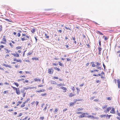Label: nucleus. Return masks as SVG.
<instances>
[{"mask_svg": "<svg viewBox=\"0 0 120 120\" xmlns=\"http://www.w3.org/2000/svg\"><path fill=\"white\" fill-rule=\"evenodd\" d=\"M81 115L79 116V118H81L83 117H86V115H88V114L87 113L82 112V113Z\"/></svg>", "mask_w": 120, "mask_h": 120, "instance_id": "nucleus-1", "label": "nucleus"}, {"mask_svg": "<svg viewBox=\"0 0 120 120\" xmlns=\"http://www.w3.org/2000/svg\"><path fill=\"white\" fill-rule=\"evenodd\" d=\"M48 73L50 74H52L53 73V70L52 68H50L48 69Z\"/></svg>", "mask_w": 120, "mask_h": 120, "instance_id": "nucleus-2", "label": "nucleus"}, {"mask_svg": "<svg viewBox=\"0 0 120 120\" xmlns=\"http://www.w3.org/2000/svg\"><path fill=\"white\" fill-rule=\"evenodd\" d=\"M117 83L118 85V87L119 88H120V80L118 79L117 80Z\"/></svg>", "mask_w": 120, "mask_h": 120, "instance_id": "nucleus-3", "label": "nucleus"}, {"mask_svg": "<svg viewBox=\"0 0 120 120\" xmlns=\"http://www.w3.org/2000/svg\"><path fill=\"white\" fill-rule=\"evenodd\" d=\"M15 90L16 93L18 95H19L20 94V92L19 88H17V90Z\"/></svg>", "mask_w": 120, "mask_h": 120, "instance_id": "nucleus-4", "label": "nucleus"}, {"mask_svg": "<svg viewBox=\"0 0 120 120\" xmlns=\"http://www.w3.org/2000/svg\"><path fill=\"white\" fill-rule=\"evenodd\" d=\"M115 111L114 110V108H112V110L111 111L110 113H115Z\"/></svg>", "mask_w": 120, "mask_h": 120, "instance_id": "nucleus-5", "label": "nucleus"}, {"mask_svg": "<svg viewBox=\"0 0 120 120\" xmlns=\"http://www.w3.org/2000/svg\"><path fill=\"white\" fill-rule=\"evenodd\" d=\"M11 54L13 55L14 56H16V57H18L19 56V55L18 54H15L12 53H11Z\"/></svg>", "mask_w": 120, "mask_h": 120, "instance_id": "nucleus-6", "label": "nucleus"}, {"mask_svg": "<svg viewBox=\"0 0 120 120\" xmlns=\"http://www.w3.org/2000/svg\"><path fill=\"white\" fill-rule=\"evenodd\" d=\"M51 84H55V85L57 84L56 82L54 81H51Z\"/></svg>", "mask_w": 120, "mask_h": 120, "instance_id": "nucleus-7", "label": "nucleus"}, {"mask_svg": "<svg viewBox=\"0 0 120 120\" xmlns=\"http://www.w3.org/2000/svg\"><path fill=\"white\" fill-rule=\"evenodd\" d=\"M75 95V94H72V93H70V95H69V96L70 97H71L73 96H74Z\"/></svg>", "mask_w": 120, "mask_h": 120, "instance_id": "nucleus-8", "label": "nucleus"}, {"mask_svg": "<svg viewBox=\"0 0 120 120\" xmlns=\"http://www.w3.org/2000/svg\"><path fill=\"white\" fill-rule=\"evenodd\" d=\"M60 89H61L63 90H67L66 88L63 87H60Z\"/></svg>", "mask_w": 120, "mask_h": 120, "instance_id": "nucleus-9", "label": "nucleus"}, {"mask_svg": "<svg viewBox=\"0 0 120 120\" xmlns=\"http://www.w3.org/2000/svg\"><path fill=\"white\" fill-rule=\"evenodd\" d=\"M35 29L33 28L31 30V32L32 33H34L35 32Z\"/></svg>", "mask_w": 120, "mask_h": 120, "instance_id": "nucleus-10", "label": "nucleus"}, {"mask_svg": "<svg viewBox=\"0 0 120 120\" xmlns=\"http://www.w3.org/2000/svg\"><path fill=\"white\" fill-rule=\"evenodd\" d=\"M58 64L59 65H60V66H64V65L60 63V62H59Z\"/></svg>", "mask_w": 120, "mask_h": 120, "instance_id": "nucleus-11", "label": "nucleus"}, {"mask_svg": "<svg viewBox=\"0 0 120 120\" xmlns=\"http://www.w3.org/2000/svg\"><path fill=\"white\" fill-rule=\"evenodd\" d=\"M32 59L33 60H38V59L37 58L33 57L32 58Z\"/></svg>", "mask_w": 120, "mask_h": 120, "instance_id": "nucleus-12", "label": "nucleus"}, {"mask_svg": "<svg viewBox=\"0 0 120 120\" xmlns=\"http://www.w3.org/2000/svg\"><path fill=\"white\" fill-rule=\"evenodd\" d=\"M83 109L82 108H78L77 109V111H82L83 110Z\"/></svg>", "mask_w": 120, "mask_h": 120, "instance_id": "nucleus-13", "label": "nucleus"}, {"mask_svg": "<svg viewBox=\"0 0 120 120\" xmlns=\"http://www.w3.org/2000/svg\"><path fill=\"white\" fill-rule=\"evenodd\" d=\"M54 69H55L57 70L58 71H60V69L56 67H55L54 68Z\"/></svg>", "mask_w": 120, "mask_h": 120, "instance_id": "nucleus-14", "label": "nucleus"}, {"mask_svg": "<svg viewBox=\"0 0 120 120\" xmlns=\"http://www.w3.org/2000/svg\"><path fill=\"white\" fill-rule=\"evenodd\" d=\"M34 80L35 81H40L41 80L40 79H38L35 78L34 79Z\"/></svg>", "mask_w": 120, "mask_h": 120, "instance_id": "nucleus-15", "label": "nucleus"}, {"mask_svg": "<svg viewBox=\"0 0 120 120\" xmlns=\"http://www.w3.org/2000/svg\"><path fill=\"white\" fill-rule=\"evenodd\" d=\"M45 37L47 38V39H48L49 38V36H47V34H45Z\"/></svg>", "mask_w": 120, "mask_h": 120, "instance_id": "nucleus-16", "label": "nucleus"}, {"mask_svg": "<svg viewBox=\"0 0 120 120\" xmlns=\"http://www.w3.org/2000/svg\"><path fill=\"white\" fill-rule=\"evenodd\" d=\"M111 109L110 108V107H109L107 109V111L108 112L109 111V110H111Z\"/></svg>", "mask_w": 120, "mask_h": 120, "instance_id": "nucleus-17", "label": "nucleus"}, {"mask_svg": "<svg viewBox=\"0 0 120 120\" xmlns=\"http://www.w3.org/2000/svg\"><path fill=\"white\" fill-rule=\"evenodd\" d=\"M14 83L15 85H16L17 86V87H18L19 86V84H18L17 83L14 82Z\"/></svg>", "mask_w": 120, "mask_h": 120, "instance_id": "nucleus-18", "label": "nucleus"}, {"mask_svg": "<svg viewBox=\"0 0 120 120\" xmlns=\"http://www.w3.org/2000/svg\"><path fill=\"white\" fill-rule=\"evenodd\" d=\"M104 37V39H105V41H106L107 40L108 38L106 37L105 36H103V37Z\"/></svg>", "mask_w": 120, "mask_h": 120, "instance_id": "nucleus-19", "label": "nucleus"}, {"mask_svg": "<svg viewBox=\"0 0 120 120\" xmlns=\"http://www.w3.org/2000/svg\"><path fill=\"white\" fill-rule=\"evenodd\" d=\"M22 61L21 60H16L17 62H21Z\"/></svg>", "mask_w": 120, "mask_h": 120, "instance_id": "nucleus-20", "label": "nucleus"}, {"mask_svg": "<svg viewBox=\"0 0 120 120\" xmlns=\"http://www.w3.org/2000/svg\"><path fill=\"white\" fill-rule=\"evenodd\" d=\"M98 33L100 35H103V34L102 33H101L99 31H98Z\"/></svg>", "mask_w": 120, "mask_h": 120, "instance_id": "nucleus-21", "label": "nucleus"}, {"mask_svg": "<svg viewBox=\"0 0 120 120\" xmlns=\"http://www.w3.org/2000/svg\"><path fill=\"white\" fill-rule=\"evenodd\" d=\"M37 37H35L34 38L35 39L36 42L37 41L38 39H37Z\"/></svg>", "mask_w": 120, "mask_h": 120, "instance_id": "nucleus-22", "label": "nucleus"}, {"mask_svg": "<svg viewBox=\"0 0 120 120\" xmlns=\"http://www.w3.org/2000/svg\"><path fill=\"white\" fill-rule=\"evenodd\" d=\"M100 116L101 118L104 117L106 116V115H100Z\"/></svg>", "mask_w": 120, "mask_h": 120, "instance_id": "nucleus-23", "label": "nucleus"}, {"mask_svg": "<svg viewBox=\"0 0 120 120\" xmlns=\"http://www.w3.org/2000/svg\"><path fill=\"white\" fill-rule=\"evenodd\" d=\"M92 115H86V117H88V118H91Z\"/></svg>", "mask_w": 120, "mask_h": 120, "instance_id": "nucleus-24", "label": "nucleus"}, {"mask_svg": "<svg viewBox=\"0 0 120 120\" xmlns=\"http://www.w3.org/2000/svg\"><path fill=\"white\" fill-rule=\"evenodd\" d=\"M83 112H76V113L77 114H82V113Z\"/></svg>", "mask_w": 120, "mask_h": 120, "instance_id": "nucleus-25", "label": "nucleus"}, {"mask_svg": "<svg viewBox=\"0 0 120 120\" xmlns=\"http://www.w3.org/2000/svg\"><path fill=\"white\" fill-rule=\"evenodd\" d=\"M24 80V79H23V78H21V79H19L18 80V81H22V80Z\"/></svg>", "mask_w": 120, "mask_h": 120, "instance_id": "nucleus-26", "label": "nucleus"}, {"mask_svg": "<svg viewBox=\"0 0 120 120\" xmlns=\"http://www.w3.org/2000/svg\"><path fill=\"white\" fill-rule=\"evenodd\" d=\"M103 67H104V70L105 71V67H106V66H105V64H104V63H103Z\"/></svg>", "mask_w": 120, "mask_h": 120, "instance_id": "nucleus-27", "label": "nucleus"}, {"mask_svg": "<svg viewBox=\"0 0 120 120\" xmlns=\"http://www.w3.org/2000/svg\"><path fill=\"white\" fill-rule=\"evenodd\" d=\"M58 111V110L57 109H55L54 111V113H56V112H57Z\"/></svg>", "mask_w": 120, "mask_h": 120, "instance_id": "nucleus-28", "label": "nucleus"}, {"mask_svg": "<svg viewBox=\"0 0 120 120\" xmlns=\"http://www.w3.org/2000/svg\"><path fill=\"white\" fill-rule=\"evenodd\" d=\"M102 49V48H101V47H99L98 48V50L99 51H101V50Z\"/></svg>", "mask_w": 120, "mask_h": 120, "instance_id": "nucleus-29", "label": "nucleus"}, {"mask_svg": "<svg viewBox=\"0 0 120 120\" xmlns=\"http://www.w3.org/2000/svg\"><path fill=\"white\" fill-rule=\"evenodd\" d=\"M6 67H9L10 68H11V66L10 65H7Z\"/></svg>", "mask_w": 120, "mask_h": 120, "instance_id": "nucleus-30", "label": "nucleus"}, {"mask_svg": "<svg viewBox=\"0 0 120 120\" xmlns=\"http://www.w3.org/2000/svg\"><path fill=\"white\" fill-rule=\"evenodd\" d=\"M21 48V47H20L19 46V47H16V49H20Z\"/></svg>", "mask_w": 120, "mask_h": 120, "instance_id": "nucleus-31", "label": "nucleus"}, {"mask_svg": "<svg viewBox=\"0 0 120 120\" xmlns=\"http://www.w3.org/2000/svg\"><path fill=\"white\" fill-rule=\"evenodd\" d=\"M106 107V105L104 106H103L102 107L103 109H105Z\"/></svg>", "mask_w": 120, "mask_h": 120, "instance_id": "nucleus-32", "label": "nucleus"}, {"mask_svg": "<svg viewBox=\"0 0 120 120\" xmlns=\"http://www.w3.org/2000/svg\"><path fill=\"white\" fill-rule=\"evenodd\" d=\"M95 98V97L93 96L91 98H90V99L91 100H92L94 98Z\"/></svg>", "mask_w": 120, "mask_h": 120, "instance_id": "nucleus-33", "label": "nucleus"}, {"mask_svg": "<svg viewBox=\"0 0 120 120\" xmlns=\"http://www.w3.org/2000/svg\"><path fill=\"white\" fill-rule=\"evenodd\" d=\"M70 106H73V105L72 104V102H70Z\"/></svg>", "mask_w": 120, "mask_h": 120, "instance_id": "nucleus-34", "label": "nucleus"}, {"mask_svg": "<svg viewBox=\"0 0 120 120\" xmlns=\"http://www.w3.org/2000/svg\"><path fill=\"white\" fill-rule=\"evenodd\" d=\"M44 119V117L43 116L41 117L40 118V119L41 120H43Z\"/></svg>", "mask_w": 120, "mask_h": 120, "instance_id": "nucleus-35", "label": "nucleus"}, {"mask_svg": "<svg viewBox=\"0 0 120 120\" xmlns=\"http://www.w3.org/2000/svg\"><path fill=\"white\" fill-rule=\"evenodd\" d=\"M92 66L93 67H94L95 66H97V65H95L94 64H93L92 65Z\"/></svg>", "mask_w": 120, "mask_h": 120, "instance_id": "nucleus-36", "label": "nucleus"}, {"mask_svg": "<svg viewBox=\"0 0 120 120\" xmlns=\"http://www.w3.org/2000/svg\"><path fill=\"white\" fill-rule=\"evenodd\" d=\"M21 40L22 41H23L25 40H26V39H25L24 38H21Z\"/></svg>", "mask_w": 120, "mask_h": 120, "instance_id": "nucleus-37", "label": "nucleus"}, {"mask_svg": "<svg viewBox=\"0 0 120 120\" xmlns=\"http://www.w3.org/2000/svg\"><path fill=\"white\" fill-rule=\"evenodd\" d=\"M101 41H100L99 40V45L100 46L101 45Z\"/></svg>", "mask_w": 120, "mask_h": 120, "instance_id": "nucleus-38", "label": "nucleus"}, {"mask_svg": "<svg viewBox=\"0 0 120 120\" xmlns=\"http://www.w3.org/2000/svg\"><path fill=\"white\" fill-rule=\"evenodd\" d=\"M2 25H1L0 26V31H1L2 30Z\"/></svg>", "mask_w": 120, "mask_h": 120, "instance_id": "nucleus-39", "label": "nucleus"}, {"mask_svg": "<svg viewBox=\"0 0 120 120\" xmlns=\"http://www.w3.org/2000/svg\"><path fill=\"white\" fill-rule=\"evenodd\" d=\"M24 89L25 90H28V89H30V88H29V87H27V88L24 87Z\"/></svg>", "mask_w": 120, "mask_h": 120, "instance_id": "nucleus-40", "label": "nucleus"}, {"mask_svg": "<svg viewBox=\"0 0 120 120\" xmlns=\"http://www.w3.org/2000/svg\"><path fill=\"white\" fill-rule=\"evenodd\" d=\"M22 115V113H20L18 115V117H19L21 116Z\"/></svg>", "mask_w": 120, "mask_h": 120, "instance_id": "nucleus-41", "label": "nucleus"}, {"mask_svg": "<svg viewBox=\"0 0 120 120\" xmlns=\"http://www.w3.org/2000/svg\"><path fill=\"white\" fill-rule=\"evenodd\" d=\"M36 91L38 92H42L41 90H39Z\"/></svg>", "mask_w": 120, "mask_h": 120, "instance_id": "nucleus-42", "label": "nucleus"}, {"mask_svg": "<svg viewBox=\"0 0 120 120\" xmlns=\"http://www.w3.org/2000/svg\"><path fill=\"white\" fill-rule=\"evenodd\" d=\"M12 87L13 88V89L14 90H17V88L15 87H14L13 86H12Z\"/></svg>", "mask_w": 120, "mask_h": 120, "instance_id": "nucleus-43", "label": "nucleus"}, {"mask_svg": "<svg viewBox=\"0 0 120 120\" xmlns=\"http://www.w3.org/2000/svg\"><path fill=\"white\" fill-rule=\"evenodd\" d=\"M32 52H29L28 53V54H27V56H29V55L31 54H32Z\"/></svg>", "mask_w": 120, "mask_h": 120, "instance_id": "nucleus-44", "label": "nucleus"}, {"mask_svg": "<svg viewBox=\"0 0 120 120\" xmlns=\"http://www.w3.org/2000/svg\"><path fill=\"white\" fill-rule=\"evenodd\" d=\"M3 40L5 41H6V39L4 38H3Z\"/></svg>", "mask_w": 120, "mask_h": 120, "instance_id": "nucleus-45", "label": "nucleus"}, {"mask_svg": "<svg viewBox=\"0 0 120 120\" xmlns=\"http://www.w3.org/2000/svg\"><path fill=\"white\" fill-rule=\"evenodd\" d=\"M17 35H18V37H20V33H18L17 34Z\"/></svg>", "mask_w": 120, "mask_h": 120, "instance_id": "nucleus-46", "label": "nucleus"}, {"mask_svg": "<svg viewBox=\"0 0 120 120\" xmlns=\"http://www.w3.org/2000/svg\"><path fill=\"white\" fill-rule=\"evenodd\" d=\"M47 106H46L45 108L43 110L44 111H45L46 110V109L47 108Z\"/></svg>", "mask_w": 120, "mask_h": 120, "instance_id": "nucleus-47", "label": "nucleus"}, {"mask_svg": "<svg viewBox=\"0 0 120 120\" xmlns=\"http://www.w3.org/2000/svg\"><path fill=\"white\" fill-rule=\"evenodd\" d=\"M57 86H62V84L61 83H60L58 84H57Z\"/></svg>", "mask_w": 120, "mask_h": 120, "instance_id": "nucleus-48", "label": "nucleus"}, {"mask_svg": "<svg viewBox=\"0 0 120 120\" xmlns=\"http://www.w3.org/2000/svg\"><path fill=\"white\" fill-rule=\"evenodd\" d=\"M58 77H53V79H58Z\"/></svg>", "mask_w": 120, "mask_h": 120, "instance_id": "nucleus-49", "label": "nucleus"}, {"mask_svg": "<svg viewBox=\"0 0 120 120\" xmlns=\"http://www.w3.org/2000/svg\"><path fill=\"white\" fill-rule=\"evenodd\" d=\"M96 64L97 66V65H100V64L98 62H97L96 63Z\"/></svg>", "mask_w": 120, "mask_h": 120, "instance_id": "nucleus-50", "label": "nucleus"}, {"mask_svg": "<svg viewBox=\"0 0 120 120\" xmlns=\"http://www.w3.org/2000/svg\"><path fill=\"white\" fill-rule=\"evenodd\" d=\"M41 95L42 96H46V94H41Z\"/></svg>", "mask_w": 120, "mask_h": 120, "instance_id": "nucleus-51", "label": "nucleus"}, {"mask_svg": "<svg viewBox=\"0 0 120 120\" xmlns=\"http://www.w3.org/2000/svg\"><path fill=\"white\" fill-rule=\"evenodd\" d=\"M111 115H109L108 117H107V118L108 119H109L110 118V116Z\"/></svg>", "mask_w": 120, "mask_h": 120, "instance_id": "nucleus-52", "label": "nucleus"}, {"mask_svg": "<svg viewBox=\"0 0 120 120\" xmlns=\"http://www.w3.org/2000/svg\"><path fill=\"white\" fill-rule=\"evenodd\" d=\"M39 102L38 101H36V105L37 106Z\"/></svg>", "mask_w": 120, "mask_h": 120, "instance_id": "nucleus-53", "label": "nucleus"}, {"mask_svg": "<svg viewBox=\"0 0 120 120\" xmlns=\"http://www.w3.org/2000/svg\"><path fill=\"white\" fill-rule=\"evenodd\" d=\"M22 103V101H18V102L17 103H18L19 104H20L21 103Z\"/></svg>", "mask_w": 120, "mask_h": 120, "instance_id": "nucleus-54", "label": "nucleus"}, {"mask_svg": "<svg viewBox=\"0 0 120 120\" xmlns=\"http://www.w3.org/2000/svg\"><path fill=\"white\" fill-rule=\"evenodd\" d=\"M43 86V85H39L38 86V87H40Z\"/></svg>", "mask_w": 120, "mask_h": 120, "instance_id": "nucleus-55", "label": "nucleus"}, {"mask_svg": "<svg viewBox=\"0 0 120 120\" xmlns=\"http://www.w3.org/2000/svg\"><path fill=\"white\" fill-rule=\"evenodd\" d=\"M20 78H21V77H25V76L24 75H23V76H22V75H21L20 76Z\"/></svg>", "mask_w": 120, "mask_h": 120, "instance_id": "nucleus-56", "label": "nucleus"}, {"mask_svg": "<svg viewBox=\"0 0 120 120\" xmlns=\"http://www.w3.org/2000/svg\"><path fill=\"white\" fill-rule=\"evenodd\" d=\"M107 99L109 100H111V99L110 97H108L107 98Z\"/></svg>", "mask_w": 120, "mask_h": 120, "instance_id": "nucleus-57", "label": "nucleus"}, {"mask_svg": "<svg viewBox=\"0 0 120 120\" xmlns=\"http://www.w3.org/2000/svg\"><path fill=\"white\" fill-rule=\"evenodd\" d=\"M65 46H66V47L67 48H68V49L69 46L68 45H66Z\"/></svg>", "mask_w": 120, "mask_h": 120, "instance_id": "nucleus-58", "label": "nucleus"}, {"mask_svg": "<svg viewBox=\"0 0 120 120\" xmlns=\"http://www.w3.org/2000/svg\"><path fill=\"white\" fill-rule=\"evenodd\" d=\"M84 85V83H83L82 84L80 85V87H82Z\"/></svg>", "mask_w": 120, "mask_h": 120, "instance_id": "nucleus-59", "label": "nucleus"}, {"mask_svg": "<svg viewBox=\"0 0 120 120\" xmlns=\"http://www.w3.org/2000/svg\"><path fill=\"white\" fill-rule=\"evenodd\" d=\"M30 89H34V88H35V87H29Z\"/></svg>", "mask_w": 120, "mask_h": 120, "instance_id": "nucleus-60", "label": "nucleus"}, {"mask_svg": "<svg viewBox=\"0 0 120 120\" xmlns=\"http://www.w3.org/2000/svg\"><path fill=\"white\" fill-rule=\"evenodd\" d=\"M98 69H99L100 70H101V68L100 67H98Z\"/></svg>", "mask_w": 120, "mask_h": 120, "instance_id": "nucleus-61", "label": "nucleus"}, {"mask_svg": "<svg viewBox=\"0 0 120 120\" xmlns=\"http://www.w3.org/2000/svg\"><path fill=\"white\" fill-rule=\"evenodd\" d=\"M67 110V109H65L63 110V111L64 112L66 111Z\"/></svg>", "mask_w": 120, "mask_h": 120, "instance_id": "nucleus-62", "label": "nucleus"}, {"mask_svg": "<svg viewBox=\"0 0 120 120\" xmlns=\"http://www.w3.org/2000/svg\"><path fill=\"white\" fill-rule=\"evenodd\" d=\"M67 60L68 61H69L71 60V59L69 58H67Z\"/></svg>", "mask_w": 120, "mask_h": 120, "instance_id": "nucleus-63", "label": "nucleus"}, {"mask_svg": "<svg viewBox=\"0 0 120 120\" xmlns=\"http://www.w3.org/2000/svg\"><path fill=\"white\" fill-rule=\"evenodd\" d=\"M94 101H98V100L97 99H95L94 100Z\"/></svg>", "mask_w": 120, "mask_h": 120, "instance_id": "nucleus-64", "label": "nucleus"}]
</instances>
